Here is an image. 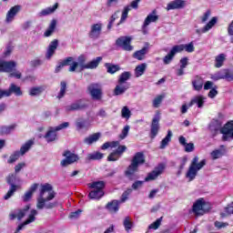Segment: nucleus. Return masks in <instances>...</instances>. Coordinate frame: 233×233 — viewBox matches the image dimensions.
<instances>
[{"label":"nucleus","mask_w":233,"mask_h":233,"mask_svg":"<svg viewBox=\"0 0 233 233\" xmlns=\"http://www.w3.org/2000/svg\"><path fill=\"white\" fill-rule=\"evenodd\" d=\"M166 167H167V166L165 165V163H159L157 165V167H155L154 170H152L151 172H149L147 174V176L145 177L144 181H146V182L155 181V179H157V177H159V176H161V174H163V172H165Z\"/></svg>","instance_id":"6e6552de"},{"label":"nucleus","mask_w":233,"mask_h":233,"mask_svg":"<svg viewBox=\"0 0 233 233\" xmlns=\"http://www.w3.org/2000/svg\"><path fill=\"white\" fill-rule=\"evenodd\" d=\"M63 157L66 158L61 160V167H68L69 165H74V163H77V160L79 159V156L72 153L70 150L64 151Z\"/></svg>","instance_id":"9b49d317"},{"label":"nucleus","mask_w":233,"mask_h":233,"mask_svg":"<svg viewBox=\"0 0 233 233\" xmlns=\"http://www.w3.org/2000/svg\"><path fill=\"white\" fill-rule=\"evenodd\" d=\"M21 8L22 6L19 5L12 6L6 13L5 23L7 24L12 23L14 19H15V15H17V14L21 12Z\"/></svg>","instance_id":"6ab92c4d"},{"label":"nucleus","mask_w":233,"mask_h":233,"mask_svg":"<svg viewBox=\"0 0 233 233\" xmlns=\"http://www.w3.org/2000/svg\"><path fill=\"white\" fill-rule=\"evenodd\" d=\"M176 54H179L176 46H174L170 52L163 58L164 65H170Z\"/></svg>","instance_id":"c756f323"},{"label":"nucleus","mask_w":233,"mask_h":233,"mask_svg":"<svg viewBox=\"0 0 233 233\" xmlns=\"http://www.w3.org/2000/svg\"><path fill=\"white\" fill-rule=\"evenodd\" d=\"M21 157V152L20 151H15L13 154L10 155L9 158L7 159L8 165H13V163H15Z\"/></svg>","instance_id":"c03bdc74"},{"label":"nucleus","mask_w":233,"mask_h":233,"mask_svg":"<svg viewBox=\"0 0 233 233\" xmlns=\"http://www.w3.org/2000/svg\"><path fill=\"white\" fill-rule=\"evenodd\" d=\"M127 151V146H119L118 147L113 151V156H118V157H122L123 153Z\"/></svg>","instance_id":"864d4df0"},{"label":"nucleus","mask_w":233,"mask_h":233,"mask_svg":"<svg viewBox=\"0 0 233 233\" xmlns=\"http://www.w3.org/2000/svg\"><path fill=\"white\" fill-rule=\"evenodd\" d=\"M170 141H172V130L168 129L167 136L160 142L159 148L161 150L167 148V147H168V143H170Z\"/></svg>","instance_id":"7c9ffc66"},{"label":"nucleus","mask_w":233,"mask_h":233,"mask_svg":"<svg viewBox=\"0 0 233 233\" xmlns=\"http://www.w3.org/2000/svg\"><path fill=\"white\" fill-rule=\"evenodd\" d=\"M145 183V181H142V180H137L135 181L132 186H131V188L133 190H137V188H141V187H143V184Z\"/></svg>","instance_id":"e2e57ef3"},{"label":"nucleus","mask_w":233,"mask_h":233,"mask_svg":"<svg viewBox=\"0 0 233 233\" xmlns=\"http://www.w3.org/2000/svg\"><path fill=\"white\" fill-rule=\"evenodd\" d=\"M102 157H104L103 153L98 152V151L96 153L89 154L87 156V159H89V161H97V160L101 159Z\"/></svg>","instance_id":"09e8293b"},{"label":"nucleus","mask_w":233,"mask_h":233,"mask_svg":"<svg viewBox=\"0 0 233 233\" xmlns=\"http://www.w3.org/2000/svg\"><path fill=\"white\" fill-rule=\"evenodd\" d=\"M56 28H57V20L52 19L47 29L44 33V37H50V35L56 32Z\"/></svg>","instance_id":"cd10ccee"},{"label":"nucleus","mask_w":233,"mask_h":233,"mask_svg":"<svg viewBox=\"0 0 233 233\" xmlns=\"http://www.w3.org/2000/svg\"><path fill=\"white\" fill-rule=\"evenodd\" d=\"M159 121H161V114L157 112L155 116L152 119L151 126H150V137L151 139H156L157 134H159Z\"/></svg>","instance_id":"f8f14e48"},{"label":"nucleus","mask_w":233,"mask_h":233,"mask_svg":"<svg viewBox=\"0 0 233 233\" xmlns=\"http://www.w3.org/2000/svg\"><path fill=\"white\" fill-rule=\"evenodd\" d=\"M212 159H219V157H223V151L221 149H215L210 153Z\"/></svg>","instance_id":"6e6d98bb"},{"label":"nucleus","mask_w":233,"mask_h":233,"mask_svg":"<svg viewBox=\"0 0 233 233\" xmlns=\"http://www.w3.org/2000/svg\"><path fill=\"white\" fill-rule=\"evenodd\" d=\"M225 61H227V56L225 54H219L215 57V68H221Z\"/></svg>","instance_id":"72a5a7b5"},{"label":"nucleus","mask_w":233,"mask_h":233,"mask_svg":"<svg viewBox=\"0 0 233 233\" xmlns=\"http://www.w3.org/2000/svg\"><path fill=\"white\" fill-rule=\"evenodd\" d=\"M32 145H34V141L33 140H28L27 142L25 143V145H23L20 148V154L21 156H25V152H28L30 150V148H32Z\"/></svg>","instance_id":"37998d69"},{"label":"nucleus","mask_w":233,"mask_h":233,"mask_svg":"<svg viewBox=\"0 0 233 233\" xmlns=\"http://www.w3.org/2000/svg\"><path fill=\"white\" fill-rule=\"evenodd\" d=\"M15 127H17L15 124L11 126H3L0 127V134L2 136L11 134L12 131L15 129Z\"/></svg>","instance_id":"a19ab883"},{"label":"nucleus","mask_w":233,"mask_h":233,"mask_svg":"<svg viewBox=\"0 0 233 233\" xmlns=\"http://www.w3.org/2000/svg\"><path fill=\"white\" fill-rule=\"evenodd\" d=\"M157 19H159V15H152V14L148 15L144 21L143 27L147 28V26H148V25H150L151 23H156V21H157Z\"/></svg>","instance_id":"e433bc0d"},{"label":"nucleus","mask_w":233,"mask_h":233,"mask_svg":"<svg viewBox=\"0 0 233 233\" xmlns=\"http://www.w3.org/2000/svg\"><path fill=\"white\" fill-rule=\"evenodd\" d=\"M121 116L125 119H130V116H132V113L130 112V109L128 106H125L121 110Z\"/></svg>","instance_id":"5fc2aeb1"},{"label":"nucleus","mask_w":233,"mask_h":233,"mask_svg":"<svg viewBox=\"0 0 233 233\" xmlns=\"http://www.w3.org/2000/svg\"><path fill=\"white\" fill-rule=\"evenodd\" d=\"M215 227L216 228H226V227H228V223L215 221Z\"/></svg>","instance_id":"774afa93"},{"label":"nucleus","mask_w":233,"mask_h":233,"mask_svg":"<svg viewBox=\"0 0 233 233\" xmlns=\"http://www.w3.org/2000/svg\"><path fill=\"white\" fill-rule=\"evenodd\" d=\"M83 108H86V105L81 104V100H78L66 106V112H74L75 110H83Z\"/></svg>","instance_id":"bb28decb"},{"label":"nucleus","mask_w":233,"mask_h":233,"mask_svg":"<svg viewBox=\"0 0 233 233\" xmlns=\"http://www.w3.org/2000/svg\"><path fill=\"white\" fill-rule=\"evenodd\" d=\"M17 64L15 61H3L0 60V72L10 74L15 70Z\"/></svg>","instance_id":"f3484780"},{"label":"nucleus","mask_w":233,"mask_h":233,"mask_svg":"<svg viewBox=\"0 0 233 233\" xmlns=\"http://www.w3.org/2000/svg\"><path fill=\"white\" fill-rule=\"evenodd\" d=\"M61 62H62V64H64V66H70V65H72V63H74V57L67 56Z\"/></svg>","instance_id":"0e129e2a"},{"label":"nucleus","mask_w":233,"mask_h":233,"mask_svg":"<svg viewBox=\"0 0 233 233\" xmlns=\"http://www.w3.org/2000/svg\"><path fill=\"white\" fill-rule=\"evenodd\" d=\"M198 157H194V158L191 161V164L189 165V167L186 173V177L188 179V181H194L196 179V177L198 176V172L207 165V160L202 159L200 162Z\"/></svg>","instance_id":"7ed1b4c3"},{"label":"nucleus","mask_w":233,"mask_h":233,"mask_svg":"<svg viewBox=\"0 0 233 233\" xmlns=\"http://www.w3.org/2000/svg\"><path fill=\"white\" fill-rule=\"evenodd\" d=\"M130 10H131L130 5H127L124 7L118 25H121V23H125V21H127V17H128V12Z\"/></svg>","instance_id":"8fccbe9b"},{"label":"nucleus","mask_w":233,"mask_h":233,"mask_svg":"<svg viewBox=\"0 0 233 233\" xmlns=\"http://www.w3.org/2000/svg\"><path fill=\"white\" fill-rule=\"evenodd\" d=\"M132 43V38L130 36H120L116 40V46L125 50V52H132L134 46L130 45Z\"/></svg>","instance_id":"0eeeda50"},{"label":"nucleus","mask_w":233,"mask_h":233,"mask_svg":"<svg viewBox=\"0 0 233 233\" xmlns=\"http://www.w3.org/2000/svg\"><path fill=\"white\" fill-rule=\"evenodd\" d=\"M130 131V126L127 125L123 129L121 134L119 135V139H125L127 136H128V132Z\"/></svg>","instance_id":"052dcab7"},{"label":"nucleus","mask_w":233,"mask_h":233,"mask_svg":"<svg viewBox=\"0 0 233 233\" xmlns=\"http://www.w3.org/2000/svg\"><path fill=\"white\" fill-rule=\"evenodd\" d=\"M161 221H163V217L157 218L155 222L150 224L148 228H152L153 230H157V228L161 227Z\"/></svg>","instance_id":"4d7b16f0"},{"label":"nucleus","mask_w":233,"mask_h":233,"mask_svg":"<svg viewBox=\"0 0 233 233\" xmlns=\"http://www.w3.org/2000/svg\"><path fill=\"white\" fill-rule=\"evenodd\" d=\"M213 81H219V79H226V81H233V71L230 69H222L214 75H211Z\"/></svg>","instance_id":"1a4fd4ad"},{"label":"nucleus","mask_w":233,"mask_h":233,"mask_svg":"<svg viewBox=\"0 0 233 233\" xmlns=\"http://www.w3.org/2000/svg\"><path fill=\"white\" fill-rule=\"evenodd\" d=\"M175 47L177 48V51L178 53H181L185 50V52H187V54H192V52L196 50V47H194V42H190L188 44L177 45L175 46Z\"/></svg>","instance_id":"5701e85b"},{"label":"nucleus","mask_w":233,"mask_h":233,"mask_svg":"<svg viewBox=\"0 0 233 233\" xmlns=\"http://www.w3.org/2000/svg\"><path fill=\"white\" fill-rule=\"evenodd\" d=\"M78 66H80L81 70H86V56L85 55H80L77 58Z\"/></svg>","instance_id":"3c124183"},{"label":"nucleus","mask_w":233,"mask_h":233,"mask_svg":"<svg viewBox=\"0 0 233 233\" xmlns=\"http://www.w3.org/2000/svg\"><path fill=\"white\" fill-rule=\"evenodd\" d=\"M185 6H187L185 0H174L167 5L166 10L167 12H170V10H183Z\"/></svg>","instance_id":"a211bd4d"},{"label":"nucleus","mask_w":233,"mask_h":233,"mask_svg":"<svg viewBox=\"0 0 233 233\" xmlns=\"http://www.w3.org/2000/svg\"><path fill=\"white\" fill-rule=\"evenodd\" d=\"M104 66L106 67L107 74L114 75L116 72H119L121 70V67L119 65H114L112 63H106Z\"/></svg>","instance_id":"473e14b6"},{"label":"nucleus","mask_w":233,"mask_h":233,"mask_svg":"<svg viewBox=\"0 0 233 233\" xmlns=\"http://www.w3.org/2000/svg\"><path fill=\"white\" fill-rule=\"evenodd\" d=\"M195 103L198 105V108H201L203 107V105H205V99L203 98V96H198L195 97Z\"/></svg>","instance_id":"680f3d73"},{"label":"nucleus","mask_w":233,"mask_h":233,"mask_svg":"<svg viewBox=\"0 0 233 233\" xmlns=\"http://www.w3.org/2000/svg\"><path fill=\"white\" fill-rule=\"evenodd\" d=\"M38 187H39V184L35 183L29 187V189L22 197L24 203H27V201H30L32 199V196H34V192L37 190Z\"/></svg>","instance_id":"b1692460"},{"label":"nucleus","mask_w":233,"mask_h":233,"mask_svg":"<svg viewBox=\"0 0 233 233\" xmlns=\"http://www.w3.org/2000/svg\"><path fill=\"white\" fill-rule=\"evenodd\" d=\"M185 165H187V157H184L181 161V164L178 167V170L177 172V177L183 174V169L185 168Z\"/></svg>","instance_id":"bf43d9fd"},{"label":"nucleus","mask_w":233,"mask_h":233,"mask_svg":"<svg viewBox=\"0 0 233 233\" xmlns=\"http://www.w3.org/2000/svg\"><path fill=\"white\" fill-rule=\"evenodd\" d=\"M147 70V64L143 63L136 66L135 68V76L136 77H141L143 74H145Z\"/></svg>","instance_id":"58836bf2"},{"label":"nucleus","mask_w":233,"mask_h":233,"mask_svg":"<svg viewBox=\"0 0 233 233\" xmlns=\"http://www.w3.org/2000/svg\"><path fill=\"white\" fill-rule=\"evenodd\" d=\"M218 23V17L214 16L211 20L201 29V34H207Z\"/></svg>","instance_id":"4c0bfd02"},{"label":"nucleus","mask_w":233,"mask_h":233,"mask_svg":"<svg viewBox=\"0 0 233 233\" xmlns=\"http://www.w3.org/2000/svg\"><path fill=\"white\" fill-rule=\"evenodd\" d=\"M56 8H59V3H56L52 7L43 9L40 12V15H50V14H54V12H56Z\"/></svg>","instance_id":"79ce46f5"},{"label":"nucleus","mask_w":233,"mask_h":233,"mask_svg":"<svg viewBox=\"0 0 233 233\" xmlns=\"http://www.w3.org/2000/svg\"><path fill=\"white\" fill-rule=\"evenodd\" d=\"M116 19H117V13H115L109 18V22L107 24V30H112V26H114V23L116 22Z\"/></svg>","instance_id":"13d9d810"},{"label":"nucleus","mask_w":233,"mask_h":233,"mask_svg":"<svg viewBox=\"0 0 233 233\" xmlns=\"http://www.w3.org/2000/svg\"><path fill=\"white\" fill-rule=\"evenodd\" d=\"M99 137H101V133H95L86 137L84 143H86V145H93V143L99 141Z\"/></svg>","instance_id":"2f4dec72"},{"label":"nucleus","mask_w":233,"mask_h":233,"mask_svg":"<svg viewBox=\"0 0 233 233\" xmlns=\"http://www.w3.org/2000/svg\"><path fill=\"white\" fill-rule=\"evenodd\" d=\"M192 86L195 90L199 92L203 88V78L199 76H196L195 79L192 81Z\"/></svg>","instance_id":"f704fd0d"},{"label":"nucleus","mask_w":233,"mask_h":233,"mask_svg":"<svg viewBox=\"0 0 233 233\" xmlns=\"http://www.w3.org/2000/svg\"><path fill=\"white\" fill-rule=\"evenodd\" d=\"M35 216H37V210L32 209L27 219L18 225L16 230L14 233H19L20 230H23V228H25V225H30V223H34V221H35Z\"/></svg>","instance_id":"aec40b11"},{"label":"nucleus","mask_w":233,"mask_h":233,"mask_svg":"<svg viewBox=\"0 0 233 233\" xmlns=\"http://www.w3.org/2000/svg\"><path fill=\"white\" fill-rule=\"evenodd\" d=\"M54 190V187L52 185L46 183L41 186V190H40V198H37V204L36 208L39 210H43V208H47V210H51L52 208H56L57 207V202H49L56 198V191ZM45 192H50L46 198H44Z\"/></svg>","instance_id":"f257e3e1"},{"label":"nucleus","mask_w":233,"mask_h":233,"mask_svg":"<svg viewBox=\"0 0 233 233\" xmlns=\"http://www.w3.org/2000/svg\"><path fill=\"white\" fill-rule=\"evenodd\" d=\"M185 152H194V143H187L185 146Z\"/></svg>","instance_id":"338daca9"},{"label":"nucleus","mask_w":233,"mask_h":233,"mask_svg":"<svg viewBox=\"0 0 233 233\" xmlns=\"http://www.w3.org/2000/svg\"><path fill=\"white\" fill-rule=\"evenodd\" d=\"M6 183L7 185H9V189L7 191V193L4 196V199L6 201L8 199H10V198H12V196H14V194H15V192H17V190H19L20 187L19 185H15V175L14 174H9L6 177Z\"/></svg>","instance_id":"423d86ee"},{"label":"nucleus","mask_w":233,"mask_h":233,"mask_svg":"<svg viewBox=\"0 0 233 233\" xmlns=\"http://www.w3.org/2000/svg\"><path fill=\"white\" fill-rule=\"evenodd\" d=\"M70 127V123L64 122L56 127H49L48 130L45 134L44 137L47 143H54V141H57V132L59 130H63V128H68Z\"/></svg>","instance_id":"39448f33"},{"label":"nucleus","mask_w":233,"mask_h":233,"mask_svg":"<svg viewBox=\"0 0 233 233\" xmlns=\"http://www.w3.org/2000/svg\"><path fill=\"white\" fill-rule=\"evenodd\" d=\"M103 61V56H97L92 61L88 62L86 66H85L86 70H94L99 66V63Z\"/></svg>","instance_id":"c85d7f7f"},{"label":"nucleus","mask_w":233,"mask_h":233,"mask_svg":"<svg viewBox=\"0 0 233 233\" xmlns=\"http://www.w3.org/2000/svg\"><path fill=\"white\" fill-rule=\"evenodd\" d=\"M106 183L103 180L95 181L89 184V188H93L88 194L90 199H101L105 196Z\"/></svg>","instance_id":"20e7f679"},{"label":"nucleus","mask_w":233,"mask_h":233,"mask_svg":"<svg viewBox=\"0 0 233 233\" xmlns=\"http://www.w3.org/2000/svg\"><path fill=\"white\" fill-rule=\"evenodd\" d=\"M57 46H59V40L54 39L50 42L46 53V59H52L54 54H56V50H57Z\"/></svg>","instance_id":"4be33fe9"},{"label":"nucleus","mask_w":233,"mask_h":233,"mask_svg":"<svg viewBox=\"0 0 233 233\" xmlns=\"http://www.w3.org/2000/svg\"><path fill=\"white\" fill-rule=\"evenodd\" d=\"M130 88V84H118L116 86L113 95L114 96H123L127 90Z\"/></svg>","instance_id":"a878e982"},{"label":"nucleus","mask_w":233,"mask_h":233,"mask_svg":"<svg viewBox=\"0 0 233 233\" xmlns=\"http://www.w3.org/2000/svg\"><path fill=\"white\" fill-rule=\"evenodd\" d=\"M207 205V202L203 198L198 199L193 204V212L195 216H203L207 212H208L209 208L205 209V206Z\"/></svg>","instance_id":"ddd939ff"},{"label":"nucleus","mask_w":233,"mask_h":233,"mask_svg":"<svg viewBox=\"0 0 233 233\" xmlns=\"http://www.w3.org/2000/svg\"><path fill=\"white\" fill-rule=\"evenodd\" d=\"M44 90L43 86L31 87L29 90V96H40V94H43Z\"/></svg>","instance_id":"a18cd8bd"},{"label":"nucleus","mask_w":233,"mask_h":233,"mask_svg":"<svg viewBox=\"0 0 233 233\" xmlns=\"http://www.w3.org/2000/svg\"><path fill=\"white\" fill-rule=\"evenodd\" d=\"M163 99H165V96L163 95H158L157 97H155L153 100L154 108H159V105L163 103Z\"/></svg>","instance_id":"603ef678"},{"label":"nucleus","mask_w":233,"mask_h":233,"mask_svg":"<svg viewBox=\"0 0 233 233\" xmlns=\"http://www.w3.org/2000/svg\"><path fill=\"white\" fill-rule=\"evenodd\" d=\"M87 90L92 97L96 101H100L103 97V90L101 89V86L97 83H92L87 86Z\"/></svg>","instance_id":"9d476101"},{"label":"nucleus","mask_w":233,"mask_h":233,"mask_svg":"<svg viewBox=\"0 0 233 233\" xmlns=\"http://www.w3.org/2000/svg\"><path fill=\"white\" fill-rule=\"evenodd\" d=\"M145 153L137 152L133 158L131 159L130 165L127 167L124 174L129 181H134L136 179L137 172H139V167L145 165Z\"/></svg>","instance_id":"f03ea898"},{"label":"nucleus","mask_w":233,"mask_h":233,"mask_svg":"<svg viewBox=\"0 0 233 233\" xmlns=\"http://www.w3.org/2000/svg\"><path fill=\"white\" fill-rule=\"evenodd\" d=\"M147 50H148L147 47H143L142 49L136 51L133 54V57L135 59H137L138 61H143V59H145V56H147Z\"/></svg>","instance_id":"c9c22d12"},{"label":"nucleus","mask_w":233,"mask_h":233,"mask_svg":"<svg viewBox=\"0 0 233 233\" xmlns=\"http://www.w3.org/2000/svg\"><path fill=\"white\" fill-rule=\"evenodd\" d=\"M220 134H223V141H227L228 137L233 139V120L228 121L224 127L220 128Z\"/></svg>","instance_id":"4468645a"},{"label":"nucleus","mask_w":233,"mask_h":233,"mask_svg":"<svg viewBox=\"0 0 233 233\" xmlns=\"http://www.w3.org/2000/svg\"><path fill=\"white\" fill-rule=\"evenodd\" d=\"M81 212H83V210H81V209H77L75 212H71L69 215V219H77V218H79V216H81Z\"/></svg>","instance_id":"69168bd1"},{"label":"nucleus","mask_w":233,"mask_h":233,"mask_svg":"<svg viewBox=\"0 0 233 233\" xmlns=\"http://www.w3.org/2000/svg\"><path fill=\"white\" fill-rule=\"evenodd\" d=\"M65 94H66V82L62 81L60 83V91L57 95V98L63 99V97H65Z\"/></svg>","instance_id":"49530a36"},{"label":"nucleus","mask_w":233,"mask_h":233,"mask_svg":"<svg viewBox=\"0 0 233 233\" xmlns=\"http://www.w3.org/2000/svg\"><path fill=\"white\" fill-rule=\"evenodd\" d=\"M4 97H10L12 94L16 96V97H19L23 96V91L21 90V87H19L15 84H11L9 88L6 90H3Z\"/></svg>","instance_id":"dca6fc26"},{"label":"nucleus","mask_w":233,"mask_h":233,"mask_svg":"<svg viewBox=\"0 0 233 233\" xmlns=\"http://www.w3.org/2000/svg\"><path fill=\"white\" fill-rule=\"evenodd\" d=\"M132 74H130V72L128 71H125L123 72L119 77H118V85H126L125 83H127V81H128V79H130Z\"/></svg>","instance_id":"ea45409f"},{"label":"nucleus","mask_w":233,"mask_h":233,"mask_svg":"<svg viewBox=\"0 0 233 233\" xmlns=\"http://www.w3.org/2000/svg\"><path fill=\"white\" fill-rule=\"evenodd\" d=\"M126 232H129L134 227V223L130 220V217H126L123 222Z\"/></svg>","instance_id":"de8ad7c7"},{"label":"nucleus","mask_w":233,"mask_h":233,"mask_svg":"<svg viewBox=\"0 0 233 233\" xmlns=\"http://www.w3.org/2000/svg\"><path fill=\"white\" fill-rule=\"evenodd\" d=\"M101 32H103V24H93L88 33V37L94 40L99 39V37L101 36Z\"/></svg>","instance_id":"2eb2a0df"},{"label":"nucleus","mask_w":233,"mask_h":233,"mask_svg":"<svg viewBox=\"0 0 233 233\" xmlns=\"http://www.w3.org/2000/svg\"><path fill=\"white\" fill-rule=\"evenodd\" d=\"M28 210H30V205H26L24 207V208L18 209L17 214L10 213L9 219H11V221H14V219L17 218L18 221H21V219L25 218L26 214H28Z\"/></svg>","instance_id":"412c9836"},{"label":"nucleus","mask_w":233,"mask_h":233,"mask_svg":"<svg viewBox=\"0 0 233 233\" xmlns=\"http://www.w3.org/2000/svg\"><path fill=\"white\" fill-rule=\"evenodd\" d=\"M106 208L110 212V214H117V212H119V200L114 199L108 202L106 205Z\"/></svg>","instance_id":"393cba45"}]
</instances>
